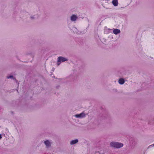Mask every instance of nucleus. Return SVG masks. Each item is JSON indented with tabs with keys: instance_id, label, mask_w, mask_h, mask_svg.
<instances>
[{
	"instance_id": "f257e3e1",
	"label": "nucleus",
	"mask_w": 154,
	"mask_h": 154,
	"mask_svg": "<svg viewBox=\"0 0 154 154\" xmlns=\"http://www.w3.org/2000/svg\"><path fill=\"white\" fill-rule=\"evenodd\" d=\"M110 146L114 147L119 148L122 147L123 146V144L122 143L112 142L110 143Z\"/></svg>"
},
{
	"instance_id": "f03ea898",
	"label": "nucleus",
	"mask_w": 154,
	"mask_h": 154,
	"mask_svg": "<svg viewBox=\"0 0 154 154\" xmlns=\"http://www.w3.org/2000/svg\"><path fill=\"white\" fill-rule=\"evenodd\" d=\"M67 60L65 58L62 57H58V62H63L67 61Z\"/></svg>"
},
{
	"instance_id": "7ed1b4c3",
	"label": "nucleus",
	"mask_w": 154,
	"mask_h": 154,
	"mask_svg": "<svg viewBox=\"0 0 154 154\" xmlns=\"http://www.w3.org/2000/svg\"><path fill=\"white\" fill-rule=\"evenodd\" d=\"M76 118H82L85 116V114L83 112L79 114H77L75 115Z\"/></svg>"
},
{
	"instance_id": "20e7f679",
	"label": "nucleus",
	"mask_w": 154,
	"mask_h": 154,
	"mask_svg": "<svg viewBox=\"0 0 154 154\" xmlns=\"http://www.w3.org/2000/svg\"><path fill=\"white\" fill-rule=\"evenodd\" d=\"M51 142L48 140H46L45 141V143L47 147H48L51 146Z\"/></svg>"
},
{
	"instance_id": "39448f33",
	"label": "nucleus",
	"mask_w": 154,
	"mask_h": 154,
	"mask_svg": "<svg viewBox=\"0 0 154 154\" xmlns=\"http://www.w3.org/2000/svg\"><path fill=\"white\" fill-rule=\"evenodd\" d=\"M120 32V31L119 29H114L113 30V32L115 34H117Z\"/></svg>"
},
{
	"instance_id": "423d86ee",
	"label": "nucleus",
	"mask_w": 154,
	"mask_h": 154,
	"mask_svg": "<svg viewBox=\"0 0 154 154\" xmlns=\"http://www.w3.org/2000/svg\"><path fill=\"white\" fill-rule=\"evenodd\" d=\"M77 18V17L75 15H73L71 17V20L72 21H75Z\"/></svg>"
},
{
	"instance_id": "0eeeda50",
	"label": "nucleus",
	"mask_w": 154,
	"mask_h": 154,
	"mask_svg": "<svg viewBox=\"0 0 154 154\" xmlns=\"http://www.w3.org/2000/svg\"><path fill=\"white\" fill-rule=\"evenodd\" d=\"M112 2L113 5L115 6H116L118 5V2L117 0H113Z\"/></svg>"
},
{
	"instance_id": "6e6552de",
	"label": "nucleus",
	"mask_w": 154,
	"mask_h": 154,
	"mask_svg": "<svg viewBox=\"0 0 154 154\" xmlns=\"http://www.w3.org/2000/svg\"><path fill=\"white\" fill-rule=\"evenodd\" d=\"M78 142V140L77 139H75L72 140L70 142V144L71 145H73L77 143Z\"/></svg>"
},
{
	"instance_id": "1a4fd4ad",
	"label": "nucleus",
	"mask_w": 154,
	"mask_h": 154,
	"mask_svg": "<svg viewBox=\"0 0 154 154\" xmlns=\"http://www.w3.org/2000/svg\"><path fill=\"white\" fill-rule=\"evenodd\" d=\"M125 82V80L123 79H120L119 80V83L121 85L123 84Z\"/></svg>"
},
{
	"instance_id": "9d476101",
	"label": "nucleus",
	"mask_w": 154,
	"mask_h": 154,
	"mask_svg": "<svg viewBox=\"0 0 154 154\" xmlns=\"http://www.w3.org/2000/svg\"><path fill=\"white\" fill-rule=\"evenodd\" d=\"M7 78L8 79H9V78H11V79H14V78H13V76L12 75H10V76H8L7 77Z\"/></svg>"
},
{
	"instance_id": "9b49d317",
	"label": "nucleus",
	"mask_w": 154,
	"mask_h": 154,
	"mask_svg": "<svg viewBox=\"0 0 154 154\" xmlns=\"http://www.w3.org/2000/svg\"><path fill=\"white\" fill-rule=\"evenodd\" d=\"M108 32H110V31L111 30V29H108Z\"/></svg>"
},
{
	"instance_id": "f8f14e48",
	"label": "nucleus",
	"mask_w": 154,
	"mask_h": 154,
	"mask_svg": "<svg viewBox=\"0 0 154 154\" xmlns=\"http://www.w3.org/2000/svg\"><path fill=\"white\" fill-rule=\"evenodd\" d=\"M2 138V136L1 134H0V139Z\"/></svg>"
},
{
	"instance_id": "ddd939ff",
	"label": "nucleus",
	"mask_w": 154,
	"mask_h": 154,
	"mask_svg": "<svg viewBox=\"0 0 154 154\" xmlns=\"http://www.w3.org/2000/svg\"><path fill=\"white\" fill-rule=\"evenodd\" d=\"M31 19H33L34 18V17H31Z\"/></svg>"
},
{
	"instance_id": "4468645a",
	"label": "nucleus",
	"mask_w": 154,
	"mask_h": 154,
	"mask_svg": "<svg viewBox=\"0 0 154 154\" xmlns=\"http://www.w3.org/2000/svg\"><path fill=\"white\" fill-rule=\"evenodd\" d=\"M104 32H105V33L107 34V32H106V30H105V31H104Z\"/></svg>"
},
{
	"instance_id": "2eb2a0df",
	"label": "nucleus",
	"mask_w": 154,
	"mask_h": 154,
	"mask_svg": "<svg viewBox=\"0 0 154 154\" xmlns=\"http://www.w3.org/2000/svg\"><path fill=\"white\" fill-rule=\"evenodd\" d=\"M54 69H53V70H52V71H54Z\"/></svg>"
},
{
	"instance_id": "dca6fc26",
	"label": "nucleus",
	"mask_w": 154,
	"mask_h": 154,
	"mask_svg": "<svg viewBox=\"0 0 154 154\" xmlns=\"http://www.w3.org/2000/svg\"><path fill=\"white\" fill-rule=\"evenodd\" d=\"M54 69H53V70H52V71H54Z\"/></svg>"
}]
</instances>
